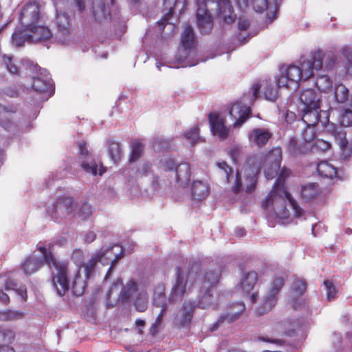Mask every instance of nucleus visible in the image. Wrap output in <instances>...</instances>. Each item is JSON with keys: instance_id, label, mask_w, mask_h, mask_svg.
<instances>
[{"instance_id": "f257e3e1", "label": "nucleus", "mask_w": 352, "mask_h": 352, "mask_svg": "<svg viewBox=\"0 0 352 352\" xmlns=\"http://www.w3.org/2000/svg\"><path fill=\"white\" fill-rule=\"evenodd\" d=\"M52 247L49 244H42L41 242L37 245V250L41 252L43 259L35 256H30L22 263L21 268L24 274L30 276L42 267L43 263L52 270V283L57 293L60 296H64L69 289V262L58 261L56 259L52 252Z\"/></svg>"}, {"instance_id": "f03ea898", "label": "nucleus", "mask_w": 352, "mask_h": 352, "mask_svg": "<svg viewBox=\"0 0 352 352\" xmlns=\"http://www.w3.org/2000/svg\"><path fill=\"white\" fill-rule=\"evenodd\" d=\"M278 178L266 197L262 201V208L273 215L285 218L287 217L286 201L287 200L297 218L303 214V210L300 207L296 200L287 191L285 179L291 176L292 170L283 166L280 168Z\"/></svg>"}, {"instance_id": "7ed1b4c3", "label": "nucleus", "mask_w": 352, "mask_h": 352, "mask_svg": "<svg viewBox=\"0 0 352 352\" xmlns=\"http://www.w3.org/2000/svg\"><path fill=\"white\" fill-rule=\"evenodd\" d=\"M323 51L318 50L310 52L307 60L302 61L301 67L290 65L285 71V75L280 76L276 80L278 87H285L296 90L299 87V81L306 80L314 76V72L322 68L324 57Z\"/></svg>"}, {"instance_id": "20e7f679", "label": "nucleus", "mask_w": 352, "mask_h": 352, "mask_svg": "<svg viewBox=\"0 0 352 352\" xmlns=\"http://www.w3.org/2000/svg\"><path fill=\"white\" fill-rule=\"evenodd\" d=\"M200 270L201 263L199 261H190L188 270H184L182 266H177L175 272V281L172 287L169 300L177 301L182 299L187 290L196 282Z\"/></svg>"}, {"instance_id": "39448f33", "label": "nucleus", "mask_w": 352, "mask_h": 352, "mask_svg": "<svg viewBox=\"0 0 352 352\" xmlns=\"http://www.w3.org/2000/svg\"><path fill=\"white\" fill-rule=\"evenodd\" d=\"M52 36L50 30L44 25H35L33 29L28 32H22L21 28L16 29L12 35V42L16 46H21L25 41H32L41 42L47 41Z\"/></svg>"}, {"instance_id": "423d86ee", "label": "nucleus", "mask_w": 352, "mask_h": 352, "mask_svg": "<svg viewBox=\"0 0 352 352\" xmlns=\"http://www.w3.org/2000/svg\"><path fill=\"white\" fill-rule=\"evenodd\" d=\"M285 283V278L283 276L276 275L274 276L266 296L256 310L258 316L267 314L276 305L278 295L283 287Z\"/></svg>"}, {"instance_id": "0eeeda50", "label": "nucleus", "mask_w": 352, "mask_h": 352, "mask_svg": "<svg viewBox=\"0 0 352 352\" xmlns=\"http://www.w3.org/2000/svg\"><path fill=\"white\" fill-rule=\"evenodd\" d=\"M221 274L219 272L210 270L207 272L201 280V292L203 293L201 300H200L197 306L201 309H206L212 302L210 300L212 296V291L213 288L218 284L220 279Z\"/></svg>"}, {"instance_id": "6e6552de", "label": "nucleus", "mask_w": 352, "mask_h": 352, "mask_svg": "<svg viewBox=\"0 0 352 352\" xmlns=\"http://www.w3.org/2000/svg\"><path fill=\"white\" fill-rule=\"evenodd\" d=\"M19 19L24 28L23 30L21 29L22 32H25L29 29H33L43 19L39 5L34 1H28L23 7Z\"/></svg>"}, {"instance_id": "1a4fd4ad", "label": "nucleus", "mask_w": 352, "mask_h": 352, "mask_svg": "<svg viewBox=\"0 0 352 352\" xmlns=\"http://www.w3.org/2000/svg\"><path fill=\"white\" fill-rule=\"evenodd\" d=\"M74 200L72 197H59L50 211L52 218L56 222L72 214L74 210Z\"/></svg>"}, {"instance_id": "9d476101", "label": "nucleus", "mask_w": 352, "mask_h": 352, "mask_svg": "<svg viewBox=\"0 0 352 352\" xmlns=\"http://www.w3.org/2000/svg\"><path fill=\"white\" fill-rule=\"evenodd\" d=\"M281 162L282 149L279 146L273 148L265 155L263 166H266L264 172L267 179H272L277 175Z\"/></svg>"}, {"instance_id": "9b49d317", "label": "nucleus", "mask_w": 352, "mask_h": 352, "mask_svg": "<svg viewBox=\"0 0 352 352\" xmlns=\"http://www.w3.org/2000/svg\"><path fill=\"white\" fill-rule=\"evenodd\" d=\"M245 309V305L243 302L230 305L227 307L226 311L221 314L217 321L211 326L210 331H216L223 323H231L237 320Z\"/></svg>"}, {"instance_id": "f8f14e48", "label": "nucleus", "mask_w": 352, "mask_h": 352, "mask_svg": "<svg viewBox=\"0 0 352 352\" xmlns=\"http://www.w3.org/2000/svg\"><path fill=\"white\" fill-rule=\"evenodd\" d=\"M72 259L78 266V269L76 271L75 277L72 283V289L74 295L79 296H81L85 289V280H84L80 273V268L83 263L84 253L82 250L76 249L74 250Z\"/></svg>"}, {"instance_id": "ddd939ff", "label": "nucleus", "mask_w": 352, "mask_h": 352, "mask_svg": "<svg viewBox=\"0 0 352 352\" xmlns=\"http://www.w3.org/2000/svg\"><path fill=\"white\" fill-rule=\"evenodd\" d=\"M197 6L196 17L198 28L202 34H208L211 32L213 28L212 18L205 3H198Z\"/></svg>"}, {"instance_id": "4468645a", "label": "nucleus", "mask_w": 352, "mask_h": 352, "mask_svg": "<svg viewBox=\"0 0 352 352\" xmlns=\"http://www.w3.org/2000/svg\"><path fill=\"white\" fill-rule=\"evenodd\" d=\"M208 120L213 135H217L221 140H225L228 137L230 129L226 126L224 120L220 118L218 113H210Z\"/></svg>"}, {"instance_id": "2eb2a0df", "label": "nucleus", "mask_w": 352, "mask_h": 352, "mask_svg": "<svg viewBox=\"0 0 352 352\" xmlns=\"http://www.w3.org/2000/svg\"><path fill=\"white\" fill-rule=\"evenodd\" d=\"M56 23L60 35H56V39L62 44H67L70 41L69 17L65 14H57Z\"/></svg>"}, {"instance_id": "dca6fc26", "label": "nucleus", "mask_w": 352, "mask_h": 352, "mask_svg": "<svg viewBox=\"0 0 352 352\" xmlns=\"http://www.w3.org/2000/svg\"><path fill=\"white\" fill-rule=\"evenodd\" d=\"M228 113L231 117L235 118L236 114L239 115V118L233 123L234 128L240 127L247 120L251 117L252 110L250 107L241 106L239 103L232 105L228 109Z\"/></svg>"}, {"instance_id": "f3484780", "label": "nucleus", "mask_w": 352, "mask_h": 352, "mask_svg": "<svg viewBox=\"0 0 352 352\" xmlns=\"http://www.w3.org/2000/svg\"><path fill=\"white\" fill-rule=\"evenodd\" d=\"M272 133L266 129L254 128L249 134V140L259 148L266 146Z\"/></svg>"}, {"instance_id": "a211bd4d", "label": "nucleus", "mask_w": 352, "mask_h": 352, "mask_svg": "<svg viewBox=\"0 0 352 352\" xmlns=\"http://www.w3.org/2000/svg\"><path fill=\"white\" fill-rule=\"evenodd\" d=\"M153 304L157 307H161V311L151 328V331L152 333L155 334L158 331V329L162 323L163 317L167 309V304L165 295L160 294L157 298H154Z\"/></svg>"}, {"instance_id": "6ab92c4d", "label": "nucleus", "mask_w": 352, "mask_h": 352, "mask_svg": "<svg viewBox=\"0 0 352 352\" xmlns=\"http://www.w3.org/2000/svg\"><path fill=\"white\" fill-rule=\"evenodd\" d=\"M113 248H101L100 250L95 254L85 264L84 263L81 265V267L85 268V279L89 280L91 274L94 272L98 262L101 261L102 258L105 256L106 253L109 251L112 250Z\"/></svg>"}, {"instance_id": "aec40b11", "label": "nucleus", "mask_w": 352, "mask_h": 352, "mask_svg": "<svg viewBox=\"0 0 352 352\" xmlns=\"http://www.w3.org/2000/svg\"><path fill=\"white\" fill-rule=\"evenodd\" d=\"M300 101L303 104L302 109L320 108V100L312 89L302 91L300 96Z\"/></svg>"}, {"instance_id": "412c9836", "label": "nucleus", "mask_w": 352, "mask_h": 352, "mask_svg": "<svg viewBox=\"0 0 352 352\" xmlns=\"http://www.w3.org/2000/svg\"><path fill=\"white\" fill-rule=\"evenodd\" d=\"M191 176L190 166L188 163H181L175 168V177L177 182L181 186L188 184Z\"/></svg>"}, {"instance_id": "4be33fe9", "label": "nucleus", "mask_w": 352, "mask_h": 352, "mask_svg": "<svg viewBox=\"0 0 352 352\" xmlns=\"http://www.w3.org/2000/svg\"><path fill=\"white\" fill-rule=\"evenodd\" d=\"M210 193L209 186L203 181H195L192 186V197L195 201L204 200Z\"/></svg>"}, {"instance_id": "5701e85b", "label": "nucleus", "mask_w": 352, "mask_h": 352, "mask_svg": "<svg viewBox=\"0 0 352 352\" xmlns=\"http://www.w3.org/2000/svg\"><path fill=\"white\" fill-rule=\"evenodd\" d=\"M320 195L318 184L309 183L301 186V197L306 201L317 199Z\"/></svg>"}, {"instance_id": "b1692460", "label": "nucleus", "mask_w": 352, "mask_h": 352, "mask_svg": "<svg viewBox=\"0 0 352 352\" xmlns=\"http://www.w3.org/2000/svg\"><path fill=\"white\" fill-rule=\"evenodd\" d=\"M316 170L321 177L333 179L337 177V168L327 161H322L318 164Z\"/></svg>"}, {"instance_id": "393cba45", "label": "nucleus", "mask_w": 352, "mask_h": 352, "mask_svg": "<svg viewBox=\"0 0 352 352\" xmlns=\"http://www.w3.org/2000/svg\"><path fill=\"white\" fill-rule=\"evenodd\" d=\"M320 108L302 109V120L306 126H316L320 121Z\"/></svg>"}, {"instance_id": "a878e982", "label": "nucleus", "mask_w": 352, "mask_h": 352, "mask_svg": "<svg viewBox=\"0 0 352 352\" xmlns=\"http://www.w3.org/2000/svg\"><path fill=\"white\" fill-rule=\"evenodd\" d=\"M257 280V273L254 271L249 272L243 274L239 287L245 294H248L254 288Z\"/></svg>"}, {"instance_id": "bb28decb", "label": "nucleus", "mask_w": 352, "mask_h": 352, "mask_svg": "<svg viewBox=\"0 0 352 352\" xmlns=\"http://www.w3.org/2000/svg\"><path fill=\"white\" fill-rule=\"evenodd\" d=\"M287 151L293 157H297L300 155L306 153L309 149V146H306L303 142L302 144H298L296 138L293 137L289 138L287 147Z\"/></svg>"}, {"instance_id": "cd10ccee", "label": "nucleus", "mask_w": 352, "mask_h": 352, "mask_svg": "<svg viewBox=\"0 0 352 352\" xmlns=\"http://www.w3.org/2000/svg\"><path fill=\"white\" fill-rule=\"evenodd\" d=\"M195 36L192 26L187 24L182 34L181 43L185 50H190L194 47Z\"/></svg>"}, {"instance_id": "c85d7f7f", "label": "nucleus", "mask_w": 352, "mask_h": 352, "mask_svg": "<svg viewBox=\"0 0 352 352\" xmlns=\"http://www.w3.org/2000/svg\"><path fill=\"white\" fill-rule=\"evenodd\" d=\"M195 305L192 302H188L183 305L181 309L182 315L179 324L182 327L188 326L190 324L194 315Z\"/></svg>"}, {"instance_id": "c756f323", "label": "nucleus", "mask_w": 352, "mask_h": 352, "mask_svg": "<svg viewBox=\"0 0 352 352\" xmlns=\"http://www.w3.org/2000/svg\"><path fill=\"white\" fill-rule=\"evenodd\" d=\"M52 84L49 78L43 79L40 77L33 78L32 87L38 92H48L51 89Z\"/></svg>"}, {"instance_id": "7c9ffc66", "label": "nucleus", "mask_w": 352, "mask_h": 352, "mask_svg": "<svg viewBox=\"0 0 352 352\" xmlns=\"http://www.w3.org/2000/svg\"><path fill=\"white\" fill-rule=\"evenodd\" d=\"M144 146L140 140H135L131 146V152L129 157V162H135L140 158L144 153Z\"/></svg>"}, {"instance_id": "2f4dec72", "label": "nucleus", "mask_w": 352, "mask_h": 352, "mask_svg": "<svg viewBox=\"0 0 352 352\" xmlns=\"http://www.w3.org/2000/svg\"><path fill=\"white\" fill-rule=\"evenodd\" d=\"M93 14L96 21L100 22L107 19L106 6L104 2L94 1L92 5Z\"/></svg>"}, {"instance_id": "473e14b6", "label": "nucleus", "mask_w": 352, "mask_h": 352, "mask_svg": "<svg viewBox=\"0 0 352 352\" xmlns=\"http://www.w3.org/2000/svg\"><path fill=\"white\" fill-rule=\"evenodd\" d=\"M316 87L321 92H328L332 87V81L327 75H320L315 81Z\"/></svg>"}, {"instance_id": "72a5a7b5", "label": "nucleus", "mask_w": 352, "mask_h": 352, "mask_svg": "<svg viewBox=\"0 0 352 352\" xmlns=\"http://www.w3.org/2000/svg\"><path fill=\"white\" fill-rule=\"evenodd\" d=\"M137 289V284L135 280H131L127 283V288H123L120 292L118 301L121 303H125L129 300L132 292H135Z\"/></svg>"}, {"instance_id": "f704fd0d", "label": "nucleus", "mask_w": 352, "mask_h": 352, "mask_svg": "<svg viewBox=\"0 0 352 352\" xmlns=\"http://www.w3.org/2000/svg\"><path fill=\"white\" fill-rule=\"evenodd\" d=\"M2 63L10 73L12 74H19L20 67L17 62L13 59V57L3 54L2 56Z\"/></svg>"}, {"instance_id": "c9c22d12", "label": "nucleus", "mask_w": 352, "mask_h": 352, "mask_svg": "<svg viewBox=\"0 0 352 352\" xmlns=\"http://www.w3.org/2000/svg\"><path fill=\"white\" fill-rule=\"evenodd\" d=\"M109 144V154L111 159L114 163H116L121 157V149L120 144L113 140L108 141Z\"/></svg>"}, {"instance_id": "e433bc0d", "label": "nucleus", "mask_w": 352, "mask_h": 352, "mask_svg": "<svg viewBox=\"0 0 352 352\" xmlns=\"http://www.w3.org/2000/svg\"><path fill=\"white\" fill-rule=\"evenodd\" d=\"M303 143L306 146H311L316 141V129L315 126H307L306 129L302 133Z\"/></svg>"}, {"instance_id": "4c0bfd02", "label": "nucleus", "mask_w": 352, "mask_h": 352, "mask_svg": "<svg viewBox=\"0 0 352 352\" xmlns=\"http://www.w3.org/2000/svg\"><path fill=\"white\" fill-rule=\"evenodd\" d=\"M334 94L337 102L340 103L345 102L349 99V89L343 84L338 85L336 87Z\"/></svg>"}, {"instance_id": "58836bf2", "label": "nucleus", "mask_w": 352, "mask_h": 352, "mask_svg": "<svg viewBox=\"0 0 352 352\" xmlns=\"http://www.w3.org/2000/svg\"><path fill=\"white\" fill-rule=\"evenodd\" d=\"M339 146L342 151V157L343 159H348L352 155V146L349 145L345 135L340 136L338 139Z\"/></svg>"}, {"instance_id": "ea45409f", "label": "nucleus", "mask_w": 352, "mask_h": 352, "mask_svg": "<svg viewBox=\"0 0 352 352\" xmlns=\"http://www.w3.org/2000/svg\"><path fill=\"white\" fill-rule=\"evenodd\" d=\"M77 214L78 217L82 220H86L90 217L93 214V209L91 204L87 201L82 202L78 210Z\"/></svg>"}, {"instance_id": "a19ab883", "label": "nucleus", "mask_w": 352, "mask_h": 352, "mask_svg": "<svg viewBox=\"0 0 352 352\" xmlns=\"http://www.w3.org/2000/svg\"><path fill=\"white\" fill-rule=\"evenodd\" d=\"M185 137L186 139L191 140L192 145H195L199 142H203V140L199 136V127L198 125L194 126L192 129L188 131L185 133Z\"/></svg>"}, {"instance_id": "79ce46f5", "label": "nucleus", "mask_w": 352, "mask_h": 352, "mask_svg": "<svg viewBox=\"0 0 352 352\" xmlns=\"http://www.w3.org/2000/svg\"><path fill=\"white\" fill-rule=\"evenodd\" d=\"M263 86L265 99L270 101H274L277 98V89L272 84L269 85L267 82H265Z\"/></svg>"}, {"instance_id": "37998d69", "label": "nucleus", "mask_w": 352, "mask_h": 352, "mask_svg": "<svg viewBox=\"0 0 352 352\" xmlns=\"http://www.w3.org/2000/svg\"><path fill=\"white\" fill-rule=\"evenodd\" d=\"M23 316V312L8 309L1 314L0 317L5 320H14L21 319Z\"/></svg>"}, {"instance_id": "c03bdc74", "label": "nucleus", "mask_w": 352, "mask_h": 352, "mask_svg": "<svg viewBox=\"0 0 352 352\" xmlns=\"http://www.w3.org/2000/svg\"><path fill=\"white\" fill-rule=\"evenodd\" d=\"M217 166L221 171V174L225 176L226 182H230V177H232L234 173L233 168L230 166L226 162H218Z\"/></svg>"}, {"instance_id": "a18cd8bd", "label": "nucleus", "mask_w": 352, "mask_h": 352, "mask_svg": "<svg viewBox=\"0 0 352 352\" xmlns=\"http://www.w3.org/2000/svg\"><path fill=\"white\" fill-rule=\"evenodd\" d=\"M82 168L88 173L96 175L98 173V164L94 160L89 161H83L81 163Z\"/></svg>"}, {"instance_id": "49530a36", "label": "nucleus", "mask_w": 352, "mask_h": 352, "mask_svg": "<svg viewBox=\"0 0 352 352\" xmlns=\"http://www.w3.org/2000/svg\"><path fill=\"white\" fill-rule=\"evenodd\" d=\"M324 285L327 290V298L329 300H331L335 298L338 291L334 286L332 281L326 280L324 281Z\"/></svg>"}, {"instance_id": "de8ad7c7", "label": "nucleus", "mask_w": 352, "mask_h": 352, "mask_svg": "<svg viewBox=\"0 0 352 352\" xmlns=\"http://www.w3.org/2000/svg\"><path fill=\"white\" fill-rule=\"evenodd\" d=\"M309 148H315L318 151H321L324 152V151H327L329 149H330L331 147V145L329 142L325 141L322 139H316V141L314 142V144L311 146H309Z\"/></svg>"}, {"instance_id": "09e8293b", "label": "nucleus", "mask_w": 352, "mask_h": 352, "mask_svg": "<svg viewBox=\"0 0 352 352\" xmlns=\"http://www.w3.org/2000/svg\"><path fill=\"white\" fill-rule=\"evenodd\" d=\"M292 289L297 295L302 296L307 289V283L305 280L296 279L294 281Z\"/></svg>"}, {"instance_id": "8fccbe9b", "label": "nucleus", "mask_w": 352, "mask_h": 352, "mask_svg": "<svg viewBox=\"0 0 352 352\" xmlns=\"http://www.w3.org/2000/svg\"><path fill=\"white\" fill-rule=\"evenodd\" d=\"M228 154L232 161L236 163L243 155L241 147L238 145L232 146L229 150Z\"/></svg>"}, {"instance_id": "3c124183", "label": "nucleus", "mask_w": 352, "mask_h": 352, "mask_svg": "<svg viewBox=\"0 0 352 352\" xmlns=\"http://www.w3.org/2000/svg\"><path fill=\"white\" fill-rule=\"evenodd\" d=\"M148 305V300L146 297L137 298L134 301V306L135 309L140 312L144 311Z\"/></svg>"}, {"instance_id": "603ef678", "label": "nucleus", "mask_w": 352, "mask_h": 352, "mask_svg": "<svg viewBox=\"0 0 352 352\" xmlns=\"http://www.w3.org/2000/svg\"><path fill=\"white\" fill-rule=\"evenodd\" d=\"M176 166L175 161L171 158H166L161 161V167L164 171L175 170Z\"/></svg>"}, {"instance_id": "864d4df0", "label": "nucleus", "mask_w": 352, "mask_h": 352, "mask_svg": "<svg viewBox=\"0 0 352 352\" xmlns=\"http://www.w3.org/2000/svg\"><path fill=\"white\" fill-rule=\"evenodd\" d=\"M242 186L243 184L241 181V176L239 172L237 170L235 174L234 184L232 187V191L234 194H238L241 192Z\"/></svg>"}, {"instance_id": "5fc2aeb1", "label": "nucleus", "mask_w": 352, "mask_h": 352, "mask_svg": "<svg viewBox=\"0 0 352 352\" xmlns=\"http://www.w3.org/2000/svg\"><path fill=\"white\" fill-rule=\"evenodd\" d=\"M1 334L3 336V341L5 342V344H8L14 340L15 334L14 332L12 330H4Z\"/></svg>"}, {"instance_id": "6e6d98bb", "label": "nucleus", "mask_w": 352, "mask_h": 352, "mask_svg": "<svg viewBox=\"0 0 352 352\" xmlns=\"http://www.w3.org/2000/svg\"><path fill=\"white\" fill-rule=\"evenodd\" d=\"M150 168L151 167L148 164H144L141 168L138 169L135 171V177H143L144 176H147L148 173L150 172Z\"/></svg>"}, {"instance_id": "4d7b16f0", "label": "nucleus", "mask_w": 352, "mask_h": 352, "mask_svg": "<svg viewBox=\"0 0 352 352\" xmlns=\"http://www.w3.org/2000/svg\"><path fill=\"white\" fill-rule=\"evenodd\" d=\"M257 184V175H255L250 178V184L245 188V192L248 194L252 193L256 189Z\"/></svg>"}, {"instance_id": "13d9d810", "label": "nucleus", "mask_w": 352, "mask_h": 352, "mask_svg": "<svg viewBox=\"0 0 352 352\" xmlns=\"http://www.w3.org/2000/svg\"><path fill=\"white\" fill-rule=\"evenodd\" d=\"M122 256H123V251L122 250L121 251V252L119 254L116 255V257L114 258V259L111 263V265H110V267H109V268L108 270V272H107V273L106 274L105 278H107V276H109L110 275V274L111 273L113 269L116 266L117 262Z\"/></svg>"}, {"instance_id": "bf43d9fd", "label": "nucleus", "mask_w": 352, "mask_h": 352, "mask_svg": "<svg viewBox=\"0 0 352 352\" xmlns=\"http://www.w3.org/2000/svg\"><path fill=\"white\" fill-rule=\"evenodd\" d=\"M80 154L84 157L88 159L90 156V153L87 147V144L82 142L79 144Z\"/></svg>"}, {"instance_id": "052dcab7", "label": "nucleus", "mask_w": 352, "mask_h": 352, "mask_svg": "<svg viewBox=\"0 0 352 352\" xmlns=\"http://www.w3.org/2000/svg\"><path fill=\"white\" fill-rule=\"evenodd\" d=\"M250 26V23L247 19L240 18L238 22V28L239 30H247Z\"/></svg>"}, {"instance_id": "680f3d73", "label": "nucleus", "mask_w": 352, "mask_h": 352, "mask_svg": "<svg viewBox=\"0 0 352 352\" xmlns=\"http://www.w3.org/2000/svg\"><path fill=\"white\" fill-rule=\"evenodd\" d=\"M6 290H17V284L12 280L8 279L6 280L4 286Z\"/></svg>"}, {"instance_id": "e2e57ef3", "label": "nucleus", "mask_w": 352, "mask_h": 352, "mask_svg": "<svg viewBox=\"0 0 352 352\" xmlns=\"http://www.w3.org/2000/svg\"><path fill=\"white\" fill-rule=\"evenodd\" d=\"M16 293L21 296L23 302H25L28 298L27 289L25 286L20 287L16 290Z\"/></svg>"}, {"instance_id": "0e129e2a", "label": "nucleus", "mask_w": 352, "mask_h": 352, "mask_svg": "<svg viewBox=\"0 0 352 352\" xmlns=\"http://www.w3.org/2000/svg\"><path fill=\"white\" fill-rule=\"evenodd\" d=\"M256 3H261L262 4L261 7V8H256V11L258 12H262L266 10H267L268 8V5H267V0H255L254 1V7L256 8V6L255 4Z\"/></svg>"}, {"instance_id": "69168bd1", "label": "nucleus", "mask_w": 352, "mask_h": 352, "mask_svg": "<svg viewBox=\"0 0 352 352\" xmlns=\"http://www.w3.org/2000/svg\"><path fill=\"white\" fill-rule=\"evenodd\" d=\"M122 285H123V283L121 279L116 280V281L113 283L110 289L108 291L107 295L109 296H110L111 293L113 292V289H115L116 288L119 289V287H122Z\"/></svg>"}, {"instance_id": "338daca9", "label": "nucleus", "mask_w": 352, "mask_h": 352, "mask_svg": "<svg viewBox=\"0 0 352 352\" xmlns=\"http://www.w3.org/2000/svg\"><path fill=\"white\" fill-rule=\"evenodd\" d=\"M96 237V234L93 231H88L85 235V240L87 243H91Z\"/></svg>"}, {"instance_id": "774afa93", "label": "nucleus", "mask_w": 352, "mask_h": 352, "mask_svg": "<svg viewBox=\"0 0 352 352\" xmlns=\"http://www.w3.org/2000/svg\"><path fill=\"white\" fill-rule=\"evenodd\" d=\"M0 302L3 303L4 305H8L10 302V298L7 294H6L3 290L0 289Z\"/></svg>"}]
</instances>
